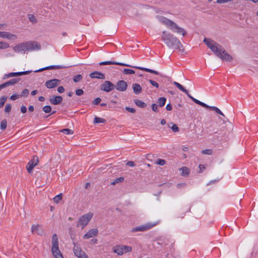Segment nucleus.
I'll return each instance as SVG.
<instances>
[{
  "instance_id": "nucleus-36",
  "label": "nucleus",
  "mask_w": 258,
  "mask_h": 258,
  "mask_svg": "<svg viewBox=\"0 0 258 258\" xmlns=\"http://www.w3.org/2000/svg\"><path fill=\"white\" fill-rule=\"evenodd\" d=\"M124 180V178L122 177H118L115 179L112 182H111V185H115L116 183L121 182Z\"/></svg>"
},
{
  "instance_id": "nucleus-61",
  "label": "nucleus",
  "mask_w": 258,
  "mask_h": 258,
  "mask_svg": "<svg viewBox=\"0 0 258 258\" xmlns=\"http://www.w3.org/2000/svg\"><path fill=\"white\" fill-rule=\"evenodd\" d=\"M166 109L168 110H171L172 109V106L171 104L169 103L166 105Z\"/></svg>"
},
{
  "instance_id": "nucleus-34",
  "label": "nucleus",
  "mask_w": 258,
  "mask_h": 258,
  "mask_svg": "<svg viewBox=\"0 0 258 258\" xmlns=\"http://www.w3.org/2000/svg\"><path fill=\"white\" fill-rule=\"evenodd\" d=\"M155 164L161 166H163L166 164V161L164 159H158L156 161Z\"/></svg>"
},
{
  "instance_id": "nucleus-29",
  "label": "nucleus",
  "mask_w": 258,
  "mask_h": 258,
  "mask_svg": "<svg viewBox=\"0 0 258 258\" xmlns=\"http://www.w3.org/2000/svg\"><path fill=\"white\" fill-rule=\"evenodd\" d=\"M166 98L165 97H160L158 99V103L160 107H163L165 104Z\"/></svg>"
},
{
  "instance_id": "nucleus-37",
  "label": "nucleus",
  "mask_w": 258,
  "mask_h": 258,
  "mask_svg": "<svg viewBox=\"0 0 258 258\" xmlns=\"http://www.w3.org/2000/svg\"><path fill=\"white\" fill-rule=\"evenodd\" d=\"M83 78V77L82 75H76L73 78V81L75 82V83H77V82H80Z\"/></svg>"
},
{
  "instance_id": "nucleus-50",
  "label": "nucleus",
  "mask_w": 258,
  "mask_h": 258,
  "mask_svg": "<svg viewBox=\"0 0 258 258\" xmlns=\"http://www.w3.org/2000/svg\"><path fill=\"white\" fill-rule=\"evenodd\" d=\"M149 82L154 87H155L156 88H159V85L158 84L154 81H153L152 80H149Z\"/></svg>"
},
{
  "instance_id": "nucleus-62",
  "label": "nucleus",
  "mask_w": 258,
  "mask_h": 258,
  "mask_svg": "<svg viewBox=\"0 0 258 258\" xmlns=\"http://www.w3.org/2000/svg\"><path fill=\"white\" fill-rule=\"evenodd\" d=\"M199 169H200V171H199V172H202L203 170L205 169V166L204 165H202V164H200L199 166Z\"/></svg>"
},
{
  "instance_id": "nucleus-63",
  "label": "nucleus",
  "mask_w": 258,
  "mask_h": 258,
  "mask_svg": "<svg viewBox=\"0 0 258 258\" xmlns=\"http://www.w3.org/2000/svg\"><path fill=\"white\" fill-rule=\"evenodd\" d=\"M34 107L32 105H30L29 106V108H28V110L29 111H31V112H32L34 111Z\"/></svg>"
},
{
  "instance_id": "nucleus-44",
  "label": "nucleus",
  "mask_w": 258,
  "mask_h": 258,
  "mask_svg": "<svg viewBox=\"0 0 258 258\" xmlns=\"http://www.w3.org/2000/svg\"><path fill=\"white\" fill-rule=\"evenodd\" d=\"M29 90L27 89H24L21 94V97H27L28 95L29 94Z\"/></svg>"
},
{
  "instance_id": "nucleus-60",
  "label": "nucleus",
  "mask_w": 258,
  "mask_h": 258,
  "mask_svg": "<svg viewBox=\"0 0 258 258\" xmlns=\"http://www.w3.org/2000/svg\"><path fill=\"white\" fill-rule=\"evenodd\" d=\"M81 253V255H79V258H89L87 255L84 252Z\"/></svg>"
},
{
  "instance_id": "nucleus-7",
  "label": "nucleus",
  "mask_w": 258,
  "mask_h": 258,
  "mask_svg": "<svg viewBox=\"0 0 258 258\" xmlns=\"http://www.w3.org/2000/svg\"><path fill=\"white\" fill-rule=\"evenodd\" d=\"M132 250V247L127 245H119L113 248V252L116 253L119 255H122L125 253L131 252Z\"/></svg>"
},
{
  "instance_id": "nucleus-46",
  "label": "nucleus",
  "mask_w": 258,
  "mask_h": 258,
  "mask_svg": "<svg viewBox=\"0 0 258 258\" xmlns=\"http://www.w3.org/2000/svg\"><path fill=\"white\" fill-rule=\"evenodd\" d=\"M187 96L190 98L195 103H196V104H199L200 105V103L201 102L200 101L195 99V98H194L192 96H191L189 93L187 95Z\"/></svg>"
},
{
  "instance_id": "nucleus-56",
  "label": "nucleus",
  "mask_w": 258,
  "mask_h": 258,
  "mask_svg": "<svg viewBox=\"0 0 258 258\" xmlns=\"http://www.w3.org/2000/svg\"><path fill=\"white\" fill-rule=\"evenodd\" d=\"M21 111L23 113H25L27 111V108L25 106L22 105L21 107Z\"/></svg>"
},
{
  "instance_id": "nucleus-16",
  "label": "nucleus",
  "mask_w": 258,
  "mask_h": 258,
  "mask_svg": "<svg viewBox=\"0 0 258 258\" xmlns=\"http://www.w3.org/2000/svg\"><path fill=\"white\" fill-rule=\"evenodd\" d=\"M0 37L7 38L9 40H15L17 38L16 35L10 33V32L4 31H0Z\"/></svg>"
},
{
  "instance_id": "nucleus-27",
  "label": "nucleus",
  "mask_w": 258,
  "mask_h": 258,
  "mask_svg": "<svg viewBox=\"0 0 258 258\" xmlns=\"http://www.w3.org/2000/svg\"><path fill=\"white\" fill-rule=\"evenodd\" d=\"M74 251L75 254L78 257H79V255L82 254L81 253L84 252V251H83L79 246H76V245H75L74 247Z\"/></svg>"
},
{
  "instance_id": "nucleus-55",
  "label": "nucleus",
  "mask_w": 258,
  "mask_h": 258,
  "mask_svg": "<svg viewBox=\"0 0 258 258\" xmlns=\"http://www.w3.org/2000/svg\"><path fill=\"white\" fill-rule=\"evenodd\" d=\"M57 91H58L59 93H62L64 92V88H63L62 86H59V87L57 88Z\"/></svg>"
},
{
  "instance_id": "nucleus-48",
  "label": "nucleus",
  "mask_w": 258,
  "mask_h": 258,
  "mask_svg": "<svg viewBox=\"0 0 258 258\" xmlns=\"http://www.w3.org/2000/svg\"><path fill=\"white\" fill-rule=\"evenodd\" d=\"M234 0H217L218 4H225L233 1Z\"/></svg>"
},
{
  "instance_id": "nucleus-42",
  "label": "nucleus",
  "mask_w": 258,
  "mask_h": 258,
  "mask_svg": "<svg viewBox=\"0 0 258 258\" xmlns=\"http://www.w3.org/2000/svg\"><path fill=\"white\" fill-rule=\"evenodd\" d=\"M202 154L205 155H212L213 150L211 149H205L202 151Z\"/></svg>"
},
{
  "instance_id": "nucleus-8",
  "label": "nucleus",
  "mask_w": 258,
  "mask_h": 258,
  "mask_svg": "<svg viewBox=\"0 0 258 258\" xmlns=\"http://www.w3.org/2000/svg\"><path fill=\"white\" fill-rule=\"evenodd\" d=\"M158 222L155 223H148L144 225H142L133 228L131 230L133 232H136L138 231H146L157 225Z\"/></svg>"
},
{
  "instance_id": "nucleus-31",
  "label": "nucleus",
  "mask_w": 258,
  "mask_h": 258,
  "mask_svg": "<svg viewBox=\"0 0 258 258\" xmlns=\"http://www.w3.org/2000/svg\"><path fill=\"white\" fill-rule=\"evenodd\" d=\"M62 194H59L54 197V198L53 199V202L56 204H58L62 200Z\"/></svg>"
},
{
  "instance_id": "nucleus-49",
  "label": "nucleus",
  "mask_w": 258,
  "mask_h": 258,
  "mask_svg": "<svg viewBox=\"0 0 258 258\" xmlns=\"http://www.w3.org/2000/svg\"><path fill=\"white\" fill-rule=\"evenodd\" d=\"M84 94V91L81 89L76 90V94L78 96H81Z\"/></svg>"
},
{
  "instance_id": "nucleus-21",
  "label": "nucleus",
  "mask_w": 258,
  "mask_h": 258,
  "mask_svg": "<svg viewBox=\"0 0 258 258\" xmlns=\"http://www.w3.org/2000/svg\"><path fill=\"white\" fill-rule=\"evenodd\" d=\"M90 77L91 78H96L100 79H105V75L104 74L99 72H94L90 74Z\"/></svg>"
},
{
  "instance_id": "nucleus-45",
  "label": "nucleus",
  "mask_w": 258,
  "mask_h": 258,
  "mask_svg": "<svg viewBox=\"0 0 258 258\" xmlns=\"http://www.w3.org/2000/svg\"><path fill=\"white\" fill-rule=\"evenodd\" d=\"M12 108V106L10 104H7L5 108V111L7 113H9Z\"/></svg>"
},
{
  "instance_id": "nucleus-59",
  "label": "nucleus",
  "mask_w": 258,
  "mask_h": 258,
  "mask_svg": "<svg viewBox=\"0 0 258 258\" xmlns=\"http://www.w3.org/2000/svg\"><path fill=\"white\" fill-rule=\"evenodd\" d=\"M168 242H169V240H168V239H165L163 242H158V243L160 245H162V244L167 245Z\"/></svg>"
},
{
  "instance_id": "nucleus-41",
  "label": "nucleus",
  "mask_w": 258,
  "mask_h": 258,
  "mask_svg": "<svg viewBox=\"0 0 258 258\" xmlns=\"http://www.w3.org/2000/svg\"><path fill=\"white\" fill-rule=\"evenodd\" d=\"M211 109H212L215 111H216L217 113L221 114V115L224 116L223 113L221 112V111L217 107L215 106H211Z\"/></svg>"
},
{
  "instance_id": "nucleus-38",
  "label": "nucleus",
  "mask_w": 258,
  "mask_h": 258,
  "mask_svg": "<svg viewBox=\"0 0 258 258\" xmlns=\"http://www.w3.org/2000/svg\"><path fill=\"white\" fill-rule=\"evenodd\" d=\"M7 122L6 119H3L1 123V128L2 130H5L7 128Z\"/></svg>"
},
{
  "instance_id": "nucleus-1",
  "label": "nucleus",
  "mask_w": 258,
  "mask_h": 258,
  "mask_svg": "<svg viewBox=\"0 0 258 258\" xmlns=\"http://www.w3.org/2000/svg\"><path fill=\"white\" fill-rule=\"evenodd\" d=\"M204 42L213 52V53L223 60L232 61L233 58L218 43L209 38H205Z\"/></svg>"
},
{
  "instance_id": "nucleus-58",
  "label": "nucleus",
  "mask_w": 258,
  "mask_h": 258,
  "mask_svg": "<svg viewBox=\"0 0 258 258\" xmlns=\"http://www.w3.org/2000/svg\"><path fill=\"white\" fill-rule=\"evenodd\" d=\"M200 105H201V106H203V107H204L205 108H211V106L207 105L206 104H205V103H203V102H202L201 101V102L200 103Z\"/></svg>"
},
{
  "instance_id": "nucleus-14",
  "label": "nucleus",
  "mask_w": 258,
  "mask_h": 258,
  "mask_svg": "<svg viewBox=\"0 0 258 258\" xmlns=\"http://www.w3.org/2000/svg\"><path fill=\"white\" fill-rule=\"evenodd\" d=\"M31 71H27L24 72H20L17 73H10L7 74H5L4 76V79H7L10 77H14L17 76H20L22 75H25L30 74Z\"/></svg>"
},
{
  "instance_id": "nucleus-6",
  "label": "nucleus",
  "mask_w": 258,
  "mask_h": 258,
  "mask_svg": "<svg viewBox=\"0 0 258 258\" xmlns=\"http://www.w3.org/2000/svg\"><path fill=\"white\" fill-rule=\"evenodd\" d=\"M93 215V213L90 212L82 216L79 219L77 226L81 227L82 229H83L91 220Z\"/></svg>"
},
{
  "instance_id": "nucleus-20",
  "label": "nucleus",
  "mask_w": 258,
  "mask_h": 258,
  "mask_svg": "<svg viewBox=\"0 0 258 258\" xmlns=\"http://www.w3.org/2000/svg\"><path fill=\"white\" fill-rule=\"evenodd\" d=\"M66 68V67H64V66H59V65L50 66L46 67L44 68H42V69H39V70H38L37 71H35V72H41V71H44V70H47L61 69H63V68Z\"/></svg>"
},
{
  "instance_id": "nucleus-15",
  "label": "nucleus",
  "mask_w": 258,
  "mask_h": 258,
  "mask_svg": "<svg viewBox=\"0 0 258 258\" xmlns=\"http://www.w3.org/2000/svg\"><path fill=\"white\" fill-rule=\"evenodd\" d=\"M98 230L97 228H93L89 230L84 236L83 238L88 239L98 235Z\"/></svg>"
},
{
  "instance_id": "nucleus-11",
  "label": "nucleus",
  "mask_w": 258,
  "mask_h": 258,
  "mask_svg": "<svg viewBox=\"0 0 258 258\" xmlns=\"http://www.w3.org/2000/svg\"><path fill=\"white\" fill-rule=\"evenodd\" d=\"M115 88V85L109 81H105L100 87V89L106 92H109Z\"/></svg>"
},
{
  "instance_id": "nucleus-17",
  "label": "nucleus",
  "mask_w": 258,
  "mask_h": 258,
  "mask_svg": "<svg viewBox=\"0 0 258 258\" xmlns=\"http://www.w3.org/2000/svg\"><path fill=\"white\" fill-rule=\"evenodd\" d=\"M31 232L32 233H36L38 235H42L43 232V230L40 225L33 224L32 225Z\"/></svg>"
},
{
  "instance_id": "nucleus-30",
  "label": "nucleus",
  "mask_w": 258,
  "mask_h": 258,
  "mask_svg": "<svg viewBox=\"0 0 258 258\" xmlns=\"http://www.w3.org/2000/svg\"><path fill=\"white\" fill-rule=\"evenodd\" d=\"M106 120L104 118L98 117H95L93 120V123H105Z\"/></svg>"
},
{
  "instance_id": "nucleus-43",
  "label": "nucleus",
  "mask_w": 258,
  "mask_h": 258,
  "mask_svg": "<svg viewBox=\"0 0 258 258\" xmlns=\"http://www.w3.org/2000/svg\"><path fill=\"white\" fill-rule=\"evenodd\" d=\"M123 72L125 74H134L135 73V71L131 69H124Z\"/></svg>"
},
{
  "instance_id": "nucleus-3",
  "label": "nucleus",
  "mask_w": 258,
  "mask_h": 258,
  "mask_svg": "<svg viewBox=\"0 0 258 258\" xmlns=\"http://www.w3.org/2000/svg\"><path fill=\"white\" fill-rule=\"evenodd\" d=\"M159 20L162 24L165 25L172 32L178 34H181L183 36L186 35V31L184 29L179 27L173 21L164 17H160L159 18Z\"/></svg>"
},
{
  "instance_id": "nucleus-52",
  "label": "nucleus",
  "mask_w": 258,
  "mask_h": 258,
  "mask_svg": "<svg viewBox=\"0 0 258 258\" xmlns=\"http://www.w3.org/2000/svg\"><path fill=\"white\" fill-rule=\"evenodd\" d=\"M19 97V95L17 94H14L10 97V99L12 100H15L18 99Z\"/></svg>"
},
{
  "instance_id": "nucleus-23",
  "label": "nucleus",
  "mask_w": 258,
  "mask_h": 258,
  "mask_svg": "<svg viewBox=\"0 0 258 258\" xmlns=\"http://www.w3.org/2000/svg\"><path fill=\"white\" fill-rule=\"evenodd\" d=\"M20 80V79L14 78V79H11L9 81L4 83L3 84L4 85L5 87H7L9 86L13 85L17 83Z\"/></svg>"
},
{
  "instance_id": "nucleus-33",
  "label": "nucleus",
  "mask_w": 258,
  "mask_h": 258,
  "mask_svg": "<svg viewBox=\"0 0 258 258\" xmlns=\"http://www.w3.org/2000/svg\"><path fill=\"white\" fill-rule=\"evenodd\" d=\"M7 99V97L6 96H3L0 98V108H2L4 106Z\"/></svg>"
},
{
  "instance_id": "nucleus-19",
  "label": "nucleus",
  "mask_w": 258,
  "mask_h": 258,
  "mask_svg": "<svg viewBox=\"0 0 258 258\" xmlns=\"http://www.w3.org/2000/svg\"><path fill=\"white\" fill-rule=\"evenodd\" d=\"M62 98L60 96H53L49 99L50 103L53 105L59 104L62 102Z\"/></svg>"
},
{
  "instance_id": "nucleus-57",
  "label": "nucleus",
  "mask_w": 258,
  "mask_h": 258,
  "mask_svg": "<svg viewBox=\"0 0 258 258\" xmlns=\"http://www.w3.org/2000/svg\"><path fill=\"white\" fill-rule=\"evenodd\" d=\"M126 109L128 111H129V112H130L131 113H135L136 112V110L134 108H130V107H126Z\"/></svg>"
},
{
  "instance_id": "nucleus-53",
  "label": "nucleus",
  "mask_w": 258,
  "mask_h": 258,
  "mask_svg": "<svg viewBox=\"0 0 258 258\" xmlns=\"http://www.w3.org/2000/svg\"><path fill=\"white\" fill-rule=\"evenodd\" d=\"M101 101V99L100 98H96L93 102V103L94 105H98Z\"/></svg>"
},
{
  "instance_id": "nucleus-24",
  "label": "nucleus",
  "mask_w": 258,
  "mask_h": 258,
  "mask_svg": "<svg viewBox=\"0 0 258 258\" xmlns=\"http://www.w3.org/2000/svg\"><path fill=\"white\" fill-rule=\"evenodd\" d=\"M180 171H181V175L182 176H187L190 173V169L187 167H182L179 169Z\"/></svg>"
},
{
  "instance_id": "nucleus-12",
  "label": "nucleus",
  "mask_w": 258,
  "mask_h": 258,
  "mask_svg": "<svg viewBox=\"0 0 258 258\" xmlns=\"http://www.w3.org/2000/svg\"><path fill=\"white\" fill-rule=\"evenodd\" d=\"M60 83L59 80L54 79L47 81L45 83V86L48 89H52L57 87Z\"/></svg>"
},
{
  "instance_id": "nucleus-26",
  "label": "nucleus",
  "mask_w": 258,
  "mask_h": 258,
  "mask_svg": "<svg viewBox=\"0 0 258 258\" xmlns=\"http://www.w3.org/2000/svg\"><path fill=\"white\" fill-rule=\"evenodd\" d=\"M74 251L75 254L78 257H79V255L82 254L81 253L84 252V251H83L79 246H76V245H75L74 247Z\"/></svg>"
},
{
  "instance_id": "nucleus-51",
  "label": "nucleus",
  "mask_w": 258,
  "mask_h": 258,
  "mask_svg": "<svg viewBox=\"0 0 258 258\" xmlns=\"http://www.w3.org/2000/svg\"><path fill=\"white\" fill-rule=\"evenodd\" d=\"M152 109L154 111L156 112H157L159 111L157 105L155 103L152 105Z\"/></svg>"
},
{
  "instance_id": "nucleus-32",
  "label": "nucleus",
  "mask_w": 258,
  "mask_h": 258,
  "mask_svg": "<svg viewBox=\"0 0 258 258\" xmlns=\"http://www.w3.org/2000/svg\"><path fill=\"white\" fill-rule=\"evenodd\" d=\"M28 19L33 23H35L37 22L36 18L32 14L28 15Z\"/></svg>"
},
{
  "instance_id": "nucleus-25",
  "label": "nucleus",
  "mask_w": 258,
  "mask_h": 258,
  "mask_svg": "<svg viewBox=\"0 0 258 258\" xmlns=\"http://www.w3.org/2000/svg\"><path fill=\"white\" fill-rule=\"evenodd\" d=\"M173 84L180 90L185 93L187 95H188V91L186 90L181 84L176 82H174Z\"/></svg>"
},
{
  "instance_id": "nucleus-39",
  "label": "nucleus",
  "mask_w": 258,
  "mask_h": 258,
  "mask_svg": "<svg viewBox=\"0 0 258 258\" xmlns=\"http://www.w3.org/2000/svg\"><path fill=\"white\" fill-rule=\"evenodd\" d=\"M10 45L7 42H0V49H6L9 48Z\"/></svg>"
},
{
  "instance_id": "nucleus-47",
  "label": "nucleus",
  "mask_w": 258,
  "mask_h": 258,
  "mask_svg": "<svg viewBox=\"0 0 258 258\" xmlns=\"http://www.w3.org/2000/svg\"><path fill=\"white\" fill-rule=\"evenodd\" d=\"M171 130L173 132H177L179 131L178 127L175 124H173L171 127Z\"/></svg>"
},
{
  "instance_id": "nucleus-2",
  "label": "nucleus",
  "mask_w": 258,
  "mask_h": 258,
  "mask_svg": "<svg viewBox=\"0 0 258 258\" xmlns=\"http://www.w3.org/2000/svg\"><path fill=\"white\" fill-rule=\"evenodd\" d=\"M161 39L169 48L181 50L183 47L182 44L177 37L165 31L162 32Z\"/></svg>"
},
{
  "instance_id": "nucleus-9",
  "label": "nucleus",
  "mask_w": 258,
  "mask_h": 258,
  "mask_svg": "<svg viewBox=\"0 0 258 258\" xmlns=\"http://www.w3.org/2000/svg\"><path fill=\"white\" fill-rule=\"evenodd\" d=\"M38 157L36 155L33 156L26 166L27 170L29 173L32 172L34 167L38 164Z\"/></svg>"
},
{
  "instance_id": "nucleus-35",
  "label": "nucleus",
  "mask_w": 258,
  "mask_h": 258,
  "mask_svg": "<svg viewBox=\"0 0 258 258\" xmlns=\"http://www.w3.org/2000/svg\"><path fill=\"white\" fill-rule=\"evenodd\" d=\"M61 132L66 135H72L74 133L73 130L69 128L63 129L61 131Z\"/></svg>"
},
{
  "instance_id": "nucleus-10",
  "label": "nucleus",
  "mask_w": 258,
  "mask_h": 258,
  "mask_svg": "<svg viewBox=\"0 0 258 258\" xmlns=\"http://www.w3.org/2000/svg\"><path fill=\"white\" fill-rule=\"evenodd\" d=\"M26 51L39 50L41 48L40 45L36 41L25 42Z\"/></svg>"
},
{
  "instance_id": "nucleus-40",
  "label": "nucleus",
  "mask_w": 258,
  "mask_h": 258,
  "mask_svg": "<svg viewBox=\"0 0 258 258\" xmlns=\"http://www.w3.org/2000/svg\"><path fill=\"white\" fill-rule=\"evenodd\" d=\"M42 110L45 113H49L51 110V107L49 105H46L43 107Z\"/></svg>"
},
{
  "instance_id": "nucleus-18",
  "label": "nucleus",
  "mask_w": 258,
  "mask_h": 258,
  "mask_svg": "<svg viewBox=\"0 0 258 258\" xmlns=\"http://www.w3.org/2000/svg\"><path fill=\"white\" fill-rule=\"evenodd\" d=\"M14 50L17 53L26 51L25 42L19 43L13 47Z\"/></svg>"
},
{
  "instance_id": "nucleus-22",
  "label": "nucleus",
  "mask_w": 258,
  "mask_h": 258,
  "mask_svg": "<svg viewBox=\"0 0 258 258\" xmlns=\"http://www.w3.org/2000/svg\"><path fill=\"white\" fill-rule=\"evenodd\" d=\"M133 89L134 93L136 94H140L142 91V89L140 85L137 83L133 84Z\"/></svg>"
},
{
  "instance_id": "nucleus-28",
  "label": "nucleus",
  "mask_w": 258,
  "mask_h": 258,
  "mask_svg": "<svg viewBox=\"0 0 258 258\" xmlns=\"http://www.w3.org/2000/svg\"><path fill=\"white\" fill-rule=\"evenodd\" d=\"M135 104L139 107L140 108H145L147 106L146 103L142 101V100H139V99H136L135 100Z\"/></svg>"
},
{
  "instance_id": "nucleus-13",
  "label": "nucleus",
  "mask_w": 258,
  "mask_h": 258,
  "mask_svg": "<svg viewBox=\"0 0 258 258\" xmlns=\"http://www.w3.org/2000/svg\"><path fill=\"white\" fill-rule=\"evenodd\" d=\"M127 83L125 81L120 80L117 82L115 88H116V90L119 91L124 92L127 89Z\"/></svg>"
},
{
  "instance_id": "nucleus-54",
  "label": "nucleus",
  "mask_w": 258,
  "mask_h": 258,
  "mask_svg": "<svg viewBox=\"0 0 258 258\" xmlns=\"http://www.w3.org/2000/svg\"><path fill=\"white\" fill-rule=\"evenodd\" d=\"M126 165L128 166H130V167H134V166H135V164L134 162H133L132 161H128L126 163Z\"/></svg>"
},
{
  "instance_id": "nucleus-4",
  "label": "nucleus",
  "mask_w": 258,
  "mask_h": 258,
  "mask_svg": "<svg viewBox=\"0 0 258 258\" xmlns=\"http://www.w3.org/2000/svg\"><path fill=\"white\" fill-rule=\"evenodd\" d=\"M108 64H116V65H119V66H121L129 67L138 69L140 70L144 71L145 72L151 73H152V74H154L155 75L159 74V73L157 71H154V70H151L150 69H147V68L140 67L132 66H130L127 64H125L124 63H121V62H118L112 61H102V62H101L99 63V65H101V66L108 65Z\"/></svg>"
},
{
  "instance_id": "nucleus-64",
  "label": "nucleus",
  "mask_w": 258,
  "mask_h": 258,
  "mask_svg": "<svg viewBox=\"0 0 258 258\" xmlns=\"http://www.w3.org/2000/svg\"><path fill=\"white\" fill-rule=\"evenodd\" d=\"M97 241H98V240H97V239H96V238H95V239H92L91 240V242H92V243H93V244H96V243H97Z\"/></svg>"
},
{
  "instance_id": "nucleus-5",
  "label": "nucleus",
  "mask_w": 258,
  "mask_h": 258,
  "mask_svg": "<svg viewBox=\"0 0 258 258\" xmlns=\"http://www.w3.org/2000/svg\"><path fill=\"white\" fill-rule=\"evenodd\" d=\"M51 251L55 258H63L58 248V240L56 234H53L52 237Z\"/></svg>"
}]
</instances>
